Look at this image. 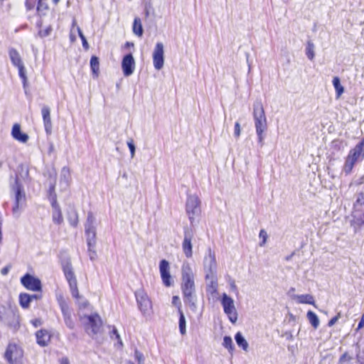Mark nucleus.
Here are the masks:
<instances>
[{"mask_svg": "<svg viewBox=\"0 0 364 364\" xmlns=\"http://www.w3.org/2000/svg\"><path fill=\"white\" fill-rule=\"evenodd\" d=\"M181 289L184 301L195 308L196 301L195 275L191 264L188 262H184L181 267Z\"/></svg>", "mask_w": 364, "mask_h": 364, "instance_id": "obj_1", "label": "nucleus"}, {"mask_svg": "<svg viewBox=\"0 0 364 364\" xmlns=\"http://www.w3.org/2000/svg\"><path fill=\"white\" fill-rule=\"evenodd\" d=\"M253 118L258 141L262 144L264 139V133L267 129V122L261 102H256L253 105Z\"/></svg>", "mask_w": 364, "mask_h": 364, "instance_id": "obj_2", "label": "nucleus"}, {"mask_svg": "<svg viewBox=\"0 0 364 364\" xmlns=\"http://www.w3.org/2000/svg\"><path fill=\"white\" fill-rule=\"evenodd\" d=\"M203 267L205 272V279L210 281L213 291H216L217 282L215 274L217 269L215 254L210 249L208 250L204 257Z\"/></svg>", "mask_w": 364, "mask_h": 364, "instance_id": "obj_3", "label": "nucleus"}, {"mask_svg": "<svg viewBox=\"0 0 364 364\" xmlns=\"http://www.w3.org/2000/svg\"><path fill=\"white\" fill-rule=\"evenodd\" d=\"M364 158V138L353 149H352L346 157L345 164L343 166V171L350 173L354 165Z\"/></svg>", "mask_w": 364, "mask_h": 364, "instance_id": "obj_4", "label": "nucleus"}, {"mask_svg": "<svg viewBox=\"0 0 364 364\" xmlns=\"http://www.w3.org/2000/svg\"><path fill=\"white\" fill-rule=\"evenodd\" d=\"M134 295L138 309L142 316L145 318H150L153 314V305L146 291L141 288L135 291Z\"/></svg>", "mask_w": 364, "mask_h": 364, "instance_id": "obj_5", "label": "nucleus"}, {"mask_svg": "<svg viewBox=\"0 0 364 364\" xmlns=\"http://www.w3.org/2000/svg\"><path fill=\"white\" fill-rule=\"evenodd\" d=\"M200 200L196 194H188L186 202V213L191 224L200 214Z\"/></svg>", "mask_w": 364, "mask_h": 364, "instance_id": "obj_6", "label": "nucleus"}, {"mask_svg": "<svg viewBox=\"0 0 364 364\" xmlns=\"http://www.w3.org/2000/svg\"><path fill=\"white\" fill-rule=\"evenodd\" d=\"M220 304L223 308L224 313L228 316L230 321L232 323L237 321V311L235 306L234 299L226 293H223L220 296Z\"/></svg>", "mask_w": 364, "mask_h": 364, "instance_id": "obj_7", "label": "nucleus"}, {"mask_svg": "<svg viewBox=\"0 0 364 364\" xmlns=\"http://www.w3.org/2000/svg\"><path fill=\"white\" fill-rule=\"evenodd\" d=\"M64 275L69 284L73 296L77 299L80 298L77 289V282L70 262H65L63 264Z\"/></svg>", "mask_w": 364, "mask_h": 364, "instance_id": "obj_8", "label": "nucleus"}, {"mask_svg": "<svg viewBox=\"0 0 364 364\" xmlns=\"http://www.w3.org/2000/svg\"><path fill=\"white\" fill-rule=\"evenodd\" d=\"M77 314L80 326L87 332L91 326V309L88 302L79 305Z\"/></svg>", "mask_w": 364, "mask_h": 364, "instance_id": "obj_9", "label": "nucleus"}, {"mask_svg": "<svg viewBox=\"0 0 364 364\" xmlns=\"http://www.w3.org/2000/svg\"><path fill=\"white\" fill-rule=\"evenodd\" d=\"M4 357L7 363L22 360L23 350L18 344L9 343L6 348Z\"/></svg>", "mask_w": 364, "mask_h": 364, "instance_id": "obj_10", "label": "nucleus"}, {"mask_svg": "<svg viewBox=\"0 0 364 364\" xmlns=\"http://www.w3.org/2000/svg\"><path fill=\"white\" fill-rule=\"evenodd\" d=\"M152 60L154 68L160 70L165 63L164 46L161 42H157L152 51Z\"/></svg>", "mask_w": 364, "mask_h": 364, "instance_id": "obj_11", "label": "nucleus"}, {"mask_svg": "<svg viewBox=\"0 0 364 364\" xmlns=\"http://www.w3.org/2000/svg\"><path fill=\"white\" fill-rule=\"evenodd\" d=\"M21 283L28 290L33 291H41L42 290L41 280L28 273L21 278Z\"/></svg>", "mask_w": 364, "mask_h": 364, "instance_id": "obj_12", "label": "nucleus"}, {"mask_svg": "<svg viewBox=\"0 0 364 364\" xmlns=\"http://www.w3.org/2000/svg\"><path fill=\"white\" fill-rule=\"evenodd\" d=\"M9 55L11 59L12 64L16 66L18 70V75L20 77L26 81V69L23 65V63L21 60V55L18 50L15 48H10L9 50Z\"/></svg>", "mask_w": 364, "mask_h": 364, "instance_id": "obj_13", "label": "nucleus"}, {"mask_svg": "<svg viewBox=\"0 0 364 364\" xmlns=\"http://www.w3.org/2000/svg\"><path fill=\"white\" fill-rule=\"evenodd\" d=\"M159 272L163 284L168 287L173 284V280L170 273L169 262L166 259H162L159 263Z\"/></svg>", "mask_w": 364, "mask_h": 364, "instance_id": "obj_14", "label": "nucleus"}, {"mask_svg": "<svg viewBox=\"0 0 364 364\" xmlns=\"http://www.w3.org/2000/svg\"><path fill=\"white\" fill-rule=\"evenodd\" d=\"M135 60L132 54L129 53L124 56L122 61V69L125 77L132 75L135 70Z\"/></svg>", "mask_w": 364, "mask_h": 364, "instance_id": "obj_15", "label": "nucleus"}, {"mask_svg": "<svg viewBox=\"0 0 364 364\" xmlns=\"http://www.w3.org/2000/svg\"><path fill=\"white\" fill-rule=\"evenodd\" d=\"M13 191L15 195V205L14 207V210H17L19 208L20 203L26 200L23 188L18 177L15 179V184L13 186Z\"/></svg>", "mask_w": 364, "mask_h": 364, "instance_id": "obj_16", "label": "nucleus"}, {"mask_svg": "<svg viewBox=\"0 0 364 364\" xmlns=\"http://www.w3.org/2000/svg\"><path fill=\"white\" fill-rule=\"evenodd\" d=\"M36 343L41 347L47 346L50 342L51 334L50 333L45 329L41 328L37 331L35 333Z\"/></svg>", "mask_w": 364, "mask_h": 364, "instance_id": "obj_17", "label": "nucleus"}, {"mask_svg": "<svg viewBox=\"0 0 364 364\" xmlns=\"http://www.w3.org/2000/svg\"><path fill=\"white\" fill-rule=\"evenodd\" d=\"M192 239L193 234L191 232H186L182 242V249L187 258H191L193 255Z\"/></svg>", "mask_w": 364, "mask_h": 364, "instance_id": "obj_18", "label": "nucleus"}, {"mask_svg": "<svg viewBox=\"0 0 364 364\" xmlns=\"http://www.w3.org/2000/svg\"><path fill=\"white\" fill-rule=\"evenodd\" d=\"M43 124L46 134H50L52 132V122L50 118V110L48 106H43L41 109Z\"/></svg>", "mask_w": 364, "mask_h": 364, "instance_id": "obj_19", "label": "nucleus"}, {"mask_svg": "<svg viewBox=\"0 0 364 364\" xmlns=\"http://www.w3.org/2000/svg\"><path fill=\"white\" fill-rule=\"evenodd\" d=\"M11 136L14 139L21 143H26L28 140V134L21 132V125L18 123L13 125Z\"/></svg>", "mask_w": 364, "mask_h": 364, "instance_id": "obj_20", "label": "nucleus"}, {"mask_svg": "<svg viewBox=\"0 0 364 364\" xmlns=\"http://www.w3.org/2000/svg\"><path fill=\"white\" fill-rule=\"evenodd\" d=\"M92 334L103 333V321L98 314H92Z\"/></svg>", "mask_w": 364, "mask_h": 364, "instance_id": "obj_21", "label": "nucleus"}, {"mask_svg": "<svg viewBox=\"0 0 364 364\" xmlns=\"http://www.w3.org/2000/svg\"><path fill=\"white\" fill-rule=\"evenodd\" d=\"M293 299L301 304H311L315 306V300L311 294H297L293 296Z\"/></svg>", "mask_w": 364, "mask_h": 364, "instance_id": "obj_22", "label": "nucleus"}, {"mask_svg": "<svg viewBox=\"0 0 364 364\" xmlns=\"http://www.w3.org/2000/svg\"><path fill=\"white\" fill-rule=\"evenodd\" d=\"M53 211H52V220L54 223L57 225H60L63 223V215L61 211V208L60 207V205L55 204L51 205Z\"/></svg>", "mask_w": 364, "mask_h": 364, "instance_id": "obj_23", "label": "nucleus"}, {"mask_svg": "<svg viewBox=\"0 0 364 364\" xmlns=\"http://www.w3.org/2000/svg\"><path fill=\"white\" fill-rule=\"evenodd\" d=\"M60 306L65 323L70 328H73L74 324L71 320V316L68 305L65 302H62L60 304Z\"/></svg>", "mask_w": 364, "mask_h": 364, "instance_id": "obj_24", "label": "nucleus"}, {"mask_svg": "<svg viewBox=\"0 0 364 364\" xmlns=\"http://www.w3.org/2000/svg\"><path fill=\"white\" fill-rule=\"evenodd\" d=\"M82 31H80L79 26L77 24V21L75 19L73 20L72 26L70 28V39L71 42H74L77 36H80L82 34Z\"/></svg>", "mask_w": 364, "mask_h": 364, "instance_id": "obj_25", "label": "nucleus"}, {"mask_svg": "<svg viewBox=\"0 0 364 364\" xmlns=\"http://www.w3.org/2000/svg\"><path fill=\"white\" fill-rule=\"evenodd\" d=\"M235 339L239 347L242 348L245 351H247L249 347L248 343L240 332L236 333Z\"/></svg>", "mask_w": 364, "mask_h": 364, "instance_id": "obj_26", "label": "nucleus"}, {"mask_svg": "<svg viewBox=\"0 0 364 364\" xmlns=\"http://www.w3.org/2000/svg\"><path fill=\"white\" fill-rule=\"evenodd\" d=\"M332 82L336 92V98L338 99L344 92V87L341 84V81L338 77H334L333 78Z\"/></svg>", "mask_w": 364, "mask_h": 364, "instance_id": "obj_27", "label": "nucleus"}, {"mask_svg": "<svg viewBox=\"0 0 364 364\" xmlns=\"http://www.w3.org/2000/svg\"><path fill=\"white\" fill-rule=\"evenodd\" d=\"M133 33L139 37H141L143 35V28L141 19L139 18H135L133 23Z\"/></svg>", "mask_w": 364, "mask_h": 364, "instance_id": "obj_28", "label": "nucleus"}, {"mask_svg": "<svg viewBox=\"0 0 364 364\" xmlns=\"http://www.w3.org/2000/svg\"><path fill=\"white\" fill-rule=\"evenodd\" d=\"M48 198L50 203V205L58 204L57 194L55 193V186L52 184L50 186L48 191Z\"/></svg>", "mask_w": 364, "mask_h": 364, "instance_id": "obj_29", "label": "nucleus"}, {"mask_svg": "<svg viewBox=\"0 0 364 364\" xmlns=\"http://www.w3.org/2000/svg\"><path fill=\"white\" fill-rule=\"evenodd\" d=\"M30 294L27 293H21L19 295V304L23 309H28L31 304Z\"/></svg>", "mask_w": 364, "mask_h": 364, "instance_id": "obj_30", "label": "nucleus"}, {"mask_svg": "<svg viewBox=\"0 0 364 364\" xmlns=\"http://www.w3.org/2000/svg\"><path fill=\"white\" fill-rule=\"evenodd\" d=\"M306 317L314 328L316 329L318 327L320 323L317 315L314 312L309 311L306 314Z\"/></svg>", "mask_w": 364, "mask_h": 364, "instance_id": "obj_31", "label": "nucleus"}, {"mask_svg": "<svg viewBox=\"0 0 364 364\" xmlns=\"http://www.w3.org/2000/svg\"><path fill=\"white\" fill-rule=\"evenodd\" d=\"M178 314H179V321H178L179 331L182 335H185L186 333V318H185L184 314L182 310H180V312H178Z\"/></svg>", "mask_w": 364, "mask_h": 364, "instance_id": "obj_32", "label": "nucleus"}, {"mask_svg": "<svg viewBox=\"0 0 364 364\" xmlns=\"http://www.w3.org/2000/svg\"><path fill=\"white\" fill-rule=\"evenodd\" d=\"M223 346L227 348L230 352H232L234 350V345L230 336H225L223 338Z\"/></svg>", "mask_w": 364, "mask_h": 364, "instance_id": "obj_33", "label": "nucleus"}, {"mask_svg": "<svg viewBox=\"0 0 364 364\" xmlns=\"http://www.w3.org/2000/svg\"><path fill=\"white\" fill-rule=\"evenodd\" d=\"M306 54L309 60H313L315 55L314 45L312 42H308L306 48Z\"/></svg>", "mask_w": 364, "mask_h": 364, "instance_id": "obj_34", "label": "nucleus"}, {"mask_svg": "<svg viewBox=\"0 0 364 364\" xmlns=\"http://www.w3.org/2000/svg\"><path fill=\"white\" fill-rule=\"evenodd\" d=\"M353 360V356L350 355L348 352L344 353L339 358L338 363L339 364H348L350 363Z\"/></svg>", "mask_w": 364, "mask_h": 364, "instance_id": "obj_35", "label": "nucleus"}, {"mask_svg": "<svg viewBox=\"0 0 364 364\" xmlns=\"http://www.w3.org/2000/svg\"><path fill=\"white\" fill-rule=\"evenodd\" d=\"M259 239H261V242H259V245L260 247H264L265 245L267 238H268V234H267V231L264 229H262L259 231Z\"/></svg>", "mask_w": 364, "mask_h": 364, "instance_id": "obj_36", "label": "nucleus"}, {"mask_svg": "<svg viewBox=\"0 0 364 364\" xmlns=\"http://www.w3.org/2000/svg\"><path fill=\"white\" fill-rule=\"evenodd\" d=\"M48 9V0H38L37 4V11L43 12Z\"/></svg>", "mask_w": 364, "mask_h": 364, "instance_id": "obj_37", "label": "nucleus"}, {"mask_svg": "<svg viewBox=\"0 0 364 364\" xmlns=\"http://www.w3.org/2000/svg\"><path fill=\"white\" fill-rule=\"evenodd\" d=\"M111 333H112L111 334V338L112 339H114L113 336H114V338L116 340H117L119 347H120V348L122 347V346H123L122 341L120 336H119V333H118V331H117V328L115 327H113V329H112Z\"/></svg>", "mask_w": 364, "mask_h": 364, "instance_id": "obj_38", "label": "nucleus"}, {"mask_svg": "<svg viewBox=\"0 0 364 364\" xmlns=\"http://www.w3.org/2000/svg\"><path fill=\"white\" fill-rule=\"evenodd\" d=\"M127 146L130 151L131 158L133 159L135 156V150H136L133 139H129L127 141Z\"/></svg>", "mask_w": 364, "mask_h": 364, "instance_id": "obj_39", "label": "nucleus"}, {"mask_svg": "<svg viewBox=\"0 0 364 364\" xmlns=\"http://www.w3.org/2000/svg\"><path fill=\"white\" fill-rule=\"evenodd\" d=\"M172 304L177 307L178 312H180V310H182L180 298L178 296H173L172 297Z\"/></svg>", "mask_w": 364, "mask_h": 364, "instance_id": "obj_40", "label": "nucleus"}, {"mask_svg": "<svg viewBox=\"0 0 364 364\" xmlns=\"http://www.w3.org/2000/svg\"><path fill=\"white\" fill-rule=\"evenodd\" d=\"M135 359L137 360L139 364H144V358L143 354L139 352L138 350H136L134 352Z\"/></svg>", "mask_w": 364, "mask_h": 364, "instance_id": "obj_41", "label": "nucleus"}, {"mask_svg": "<svg viewBox=\"0 0 364 364\" xmlns=\"http://www.w3.org/2000/svg\"><path fill=\"white\" fill-rule=\"evenodd\" d=\"M31 323L33 327L38 328L43 324V321L41 318H36L31 321Z\"/></svg>", "mask_w": 364, "mask_h": 364, "instance_id": "obj_42", "label": "nucleus"}, {"mask_svg": "<svg viewBox=\"0 0 364 364\" xmlns=\"http://www.w3.org/2000/svg\"><path fill=\"white\" fill-rule=\"evenodd\" d=\"M25 6L27 10H32L35 6V1L26 0Z\"/></svg>", "mask_w": 364, "mask_h": 364, "instance_id": "obj_43", "label": "nucleus"}, {"mask_svg": "<svg viewBox=\"0 0 364 364\" xmlns=\"http://www.w3.org/2000/svg\"><path fill=\"white\" fill-rule=\"evenodd\" d=\"M364 205V194L360 193L358 196L356 203L355 205V207H358V205Z\"/></svg>", "mask_w": 364, "mask_h": 364, "instance_id": "obj_44", "label": "nucleus"}, {"mask_svg": "<svg viewBox=\"0 0 364 364\" xmlns=\"http://www.w3.org/2000/svg\"><path fill=\"white\" fill-rule=\"evenodd\" d=\"M340 317H341V314L338 313L336 316L333 317L328 321V326H330V327L333 326L338 321Z\"/></svg>", "mask_w": 364, "mask_h": 364, "instance_id": "obj_45", "label": "nucleus"}, {"mask_svg": "<svg viewBox=\"0 0 364 364\" xmlns=\"http://www.w3.org/2000/svg\"><path fill=\"white\" fill-rule=\"evenodd\" d=\"M234 134H235V136L237 138L240 136V132H241V129H240V124L239 122H236L235 124V129H234Z\"/></svg>", "mask_w": 364, "mask_h": 364, "instance_id": "obj_46", "label": "nucleus"}, {"mask_svg": "<svg viewBox=\"0 0 364 364\" xmlns=\"http://www.w3.org/2000/svg\"><path fill=\"white\" fill-rule=\"evenodd\" d=\"M80 38H81L83 48H85V50H88V49H89V43L87 41L85 37L82 33L81 36H80Z\"/></svg>", "mask_w": 364, "mask_h": 364, "instance_id": "obj_47", "label": "nucleus"}, {"mask_svg": "<svg viewBox=\"0 0 364 364\" xmlns=\"http://www.w3.org/2000/svg\"><path fill=\"white\" fill-rule=\"evenodd\" d=\"M92 72L96 73V68L98 69V60L97 58L92 56Z\"/></svg>", "mask_w": 364, "mask_h": 364, "instance_id": "obj_48", "label": "nucleus"}, {"mask_svg": "<svg viewBox=\"0 0 364 364\" xmlns=\"http://www.w3.org/2000/svg\"><path fill=\"white\" fill-rule=\"evenodd\" d=\"M61 173L64 175V176H69L70 174V168L67 166H64L61 170Z\"/></svg>", "mask_w": 364, "mask_h": 364, "instance_id": "obj_49", "label": "nucleus"}, {"mask_svg": "<svg viewBox=\"0 0 364 364\" xmlns=\"http://www.w3.org/2000/svg\"><path fill=\"white\" fill-rule=\"evenodd\" d=\"M364 327V314L362 315L361 319L358 323L357 331Z\"/></svg>", "mask_w": 364, "mask_h": 364, "instance_id": "obj_50", "label": "nucleus"}, {"mask_svg": "<svg viewBox=\"0 0 364 364\" xmlns=\"http://www.w3.org/2000/svg\"><path fill=\"white\" fill-rule=\"evenodd\" d=\"M9 269H10V266H6V267H4V268L1 269V273L2 275H6L9 272Z\"/></svg>", "mask_w": 364, "mask_h": 364, "instance_id": "obj_51", "label": "nucleus"}, {"mask_svg": "<svg viewBox=\"0 0 364 364\" xmlns=\"http://www.w3.org/2000/svg\"><path fill=\"white\" fill-rule=\"evenodd\" d=\"M30 297H31V301H32L33 299H35V300L41 299V297H42V295H41V294H32V295H30Z\"/></svg>", "mask_w": 364, "mask_h": 364, "instance_id": "obj_52", "label": "nucleus"}, {"mask_svg": "<svg viewBox=\"0 0 364 364\" xmlns=\"http://www.w3.org/2000/svg\"><path fill=\"white\" fill-rule=\"evenodd\" d=\"M355 183L356 185H361V184L364 183V175L363 176H361L360 178H358L357 180H355Z\"/></svg>", "mask_w": 364, "mask_h": 364, "instance_id": "obj_53", "label": "nucleus"}, {"mask_svg": "<svg viewBox=\"0 0 364 364\" xmlns=\"http://www.w3.org/2000/svg\"><path fill=\"white\" fill-rule=\"evenodd\" d=\"M60 364H70L68 358L66 357L62 358L60 360Z\"/></svg>", "mask_w": 364, "mask_h": 364, "instance_id": "obj_54", "label": "nucleus"}, {"mask_svg": "<svg viewBox=\"0 0 364 364\" xmlns=\"http://www.w3.org/2000/svg\"><path fill=\"white\" fill-rule=\"evenodd\" d=\"M9 364H23L22 360H17L11 363H8Z\"/></svg>", "mask_w": 364, "mask_h": 364, "instance_id": "obj_55", "label": "nucleus"}, {"mask_svg": "<svg viewBox=\"0 0 364 364\" xmlns=\"http://www.w3.org/2000/svg\"><path fill=\"white\" fill-rule=\"evenodd\" d=\"M87 245L89 247L91 246V240L89 239L87 240Z\"/></svg>", "mask_w": 364, "mask_h": 364, "instance_id": "obj_56", "label": "nucleus"}, {"mask_svg": "<svg viewBox=\"0 0 364 364\" xmlns=\"http://www.w3.org/2000/svg\"><path fill=\"white\" fill-rule=\"evenodd\" d=\"M231 287H232V289H235L236 288V285L235 284L234 282L231 284Z\"/></svg>", "mask_w": 364, "mask_h": 364, "instance_id": "obj_57", "label": "nucleus"}, {"mask_svg": "<svg viewBox=\"0 0 364 364\" xmlns=\"http://www.w3.org/2000/svg\"><path fill=\"white\" fill-rule=\"evenodd\" d=\"M53 1L55 4H57L60 1V0H53Z\"/></svg>", "mask_w": 364, "mask_h": 364, "instance_id": "obj_58", "label": "nucleus"}, {"mask_svg": "<svg viewBox=\"0 0 364 364\" xmlns=\"http://www.w3.org/2000/svg\"><path fill=\"white\" fill-rule=\"evenodd\" d=\"M2 164L3 163L1 161H0V168L2 166Z\"/></svg>", "mask_w": 364, "mask_h": 364, "instance_id": "obj_59", "label": "nucleus"}, {"mask_svg": "<svg viewBox=\"0 0 364 364\" xmlns=\"http://www.w3.org/2000/svg\"><path fill=\"white\" fill-rule=\"evenodd\" d=\"M129 364H134V363L132 362H129Z\"/></svg>", "mask_w": 364, "mask_h": 364, "instance_id": "obj_60", "label": "nucleus"}]
</instances>
